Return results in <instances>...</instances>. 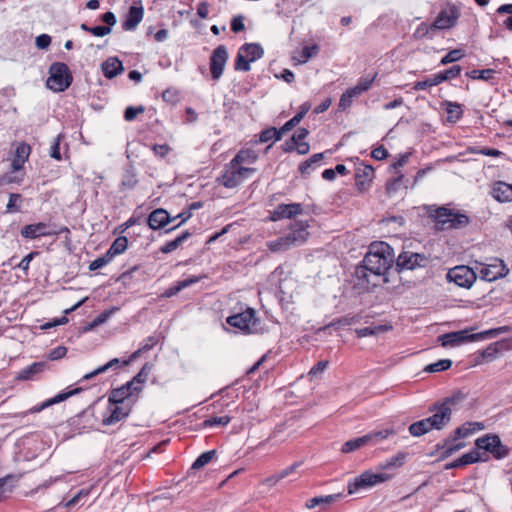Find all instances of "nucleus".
<instances>
[{
    "label": "nucleus",
    "mask_w": 512,
    "mask_h": 512,
    "mask_svg": "<svg viewBox=\"0 0 512 512\" xmlns=\"http://www.w3.org/2000/svg\"><path fill=\"white\" fill-rule=\"evenodd\" d=\"M460 73H461V67L459 65H454L447 70L439 72L442 82L450 80V79H455L456 77H458L460 75Z\"/></svg>",
    "instance_id": "57"
},
{
    "label": "nucleus",
    "mask_w": 512,
    "mask_h": 512,
    "mask_svg": "<svg viewBox=\"0 0 512 512\" xmlns=\"http://www.w3.org/2000/svg\"><path fill=\"white\" fill-rule=\"evenodd\" d=\"M495 71L493 69H484V70H472L470 72L466 73V76L476 80H484L488 81L491 80L494 76Z\"/></svg>",
    "instance_id": "48"
},
{
    "label": "nucleus",
    "mask_w": 512,
    "mask_h": 512,
    "mask_svg": "<svg viewBox=\"0 0 512 512\" xmlns=\"http://www.w3.org/2000/svg\"><path fill=\"white\" fill-rule=\"evenodd\" d=\"M239 49L242 51V54L250 60V62L260 59L264 54L263 48L257 43H246Z\"/></svg>",
    "instance_id": "27"
},
{
    "label": "nucleus",
    "mask_w": 512,
    "mask_h": 512,
    "mask_svg": "<svg viewBox=\"0 0 512 512\" xmlns=\"http://www.w3.org/2000/svg\"><path fill=\"white\" fill-rule=\"evenodd\" d=\"M282 137V132L280 129H276L274 127L265 129L260 134V142L266 143L269 141H278Z\"/></svg>",
    "instance_id": "47"
},
{
    "label": "nucleus",
    "mask_w": 512,
    "mask_h": 512,
    "mask_svg": "<svg viewBox=\"0 0 512 512\" xmlns=\"http://www.w3.org/2000/svg\"><path fill=\"white\" fill-rule=\"evenodd\" d=\"M498 14H510V16L504 21L505 27L512 31V4H503L497 9Z\"/></svg>",
    "instance_id": "59"
},
{
    "label": "nucleus",
    "mask_w": 512,
    "mask_h": 512,
    "mask_svg": "<svg viewBox=\"0 0 512 512\" xmlns=\"http://www.w3.org/2000/svg\"><path fill=\"white\" fill-rule=\"evenodd\" d=\"M250 63V60L239 49L235 60V69L247 72L251 69Z\"/></svg>",
    "instance_id": "54"
},
{
    "label": "nucleus",
    "mask_w": 512,
    "mask_h": 512,
    "mask_svg": "<svg viewBox=\"0 0 512 512\" xmlns=\"http://www.w3.org/2000/svg\"><path fill=\"white\" fill-rule=\"evenodd\" d=\"M374 177V169L370 165L360 164L356 168L355 181L359 191L363 192L367 190Z\"/></svg>",
    "instance_id": "14"
},
{
    "label": "nucleus",
    "mask_w": 512,
    "mask_h": 512,
    "mask_svg": "<svg viewBox=\"0 0 512 512\" xmlns=\"http://www.w3.org/2000/svg\"><path fill=\"white\" fill-rule=\"evenodd\" d=\"M477 449L490 452L496 459H504L510 453V448L501 442L498 435H486L476 440Z\"/></svg>",
    "instance_id": "9"
},
{
    "label": "nucleus",
    "mask_w": 512,
    "mask_h": 512,
    "mask_svg": "<svg viewBox=\"0 0 512 512\" xmlns=\"http://www.w3.org/2000/svg\"><path fill=\"white\" fill-rule=\"evenodd\" d=\"M232 418L230 416H216L211 417L203 421L202 427L203 428H211L216 426H226L231 422Z\"/></svg>",
    "instance_id": "46"
},
{
    "label": "nucleus",
    "mask_w": 512,
    "mask_h": 512,
    "mask_svg": "<svg viewBox=\"0 0 512 512\" xmlns=\"http://www.w3.org/2000/svg\"><path fill=\"white\" fill-rule=\"evenodd\" d=\"M110 261H111L110 257L107 254H105L104 256L98 257L97 259L92 261L89 265V270L96 271V270L104 267L105 265H107Z\"/></svg>",
    "instance_id": "64"
},
{
    "label": "nucleus",
    "mask_w": 512,
    "mask_h": 512,
    "mask_svg": "<svg viewBox=\"0 0 512 512\" xmlns=\"http://www.w3.org/2000/svg\"><path fill=\"white\" fill-rule=\"evenodd\" d=\"M267 247L272 252H283L293 248L290 244L289 237L285 235L276 240L267 242Z\"/></svg>",
    "instance_id": "37"
},
{
    "label": "nucleus",
    "mask_w": 512,
    "mask_h": 512,
    "mask_svg": "<svg viewBox=\"0 0 512 512\" xmlns=\"http://www.w3.org/2000/svg\"><path fill=\"white\" fill-rule=\"evenodd\" d=\"M226 322L245 334L254 333L257 330V319L252 308H247L243 312L229 316Z\"/></svg>",
    "instance_id": "8"
},
{
    "label": "nucleus",
    "mask_w": 512,
    "mask_h": 512,
    "mask_svg": "<svg viewBox=\"0 0 512 512\" xmlns=\"http://www.w3.org/2000/svg\"><path fill=\"white\" fill-rule=\"evenodd\" d=\"M453 402V399L447 398L441 404L434 405L433 408L430 409L433 415L428 417V419L434 429L441 430L450 422L452 415L451 405Z\"/></svg>",
    "instance_id": "11"
},
{
    "label": "nucleus",
    "mask_w": 512,
    "mask_h": 512,
    "mask_svg": "<svg viewBox=\"0 0 512 512\" xmlns=\"http://www.w3.org/2000/svg\"><path fill=\"white\" fill-rule=\"evenodd\" d=\"M475 269L480 278L488 282L496 281L509 273L506 264L499 258H494L487 264L476 261Z\"/></svg>",
    "instance_id": "5"
},
{
    "label": "nucleus",
    "mask_w": 512,
    "mask_h": 512,
    "mask_svg": "<svg viewBox=\"0 0 512 512\" xmlns=\"http://www.w3.org/2000/svg\"><path fill=\"white\" fill-rule=\"evenodd\" d=\"M191 236L190 232L189 231H184L183 233H181V235H179L178 237H176L174 240L172 241H169L167 243H165L161 248H160V251L162 253H171L173 252L174 250H176L184 241H186L189 237Z\"/></svg>",
    "instance_id": "35"
},
{
    "label": "nucleus",
    "mask_w": 512,
    "mask_h": 512,
    "mask_svg": "<svg viewBox=\"0 0 512 512\" xmlns=\"http://www.w3.org/2000/svg\"><path fill=\"white\" fill-rule=\"evenodd\" d=\"M482 428L483 426L481 423H467L458 427L455 430V435L457 436V438L467 437L468 435L474 433L475 431L481 430Z\"/></svg>",
    "instance_id": "42"
},
{
    "label": "nucleus",
    "mask_w": 512,
    "mask_h": 512,
    "mask_svg": "<svg viewBox=\"0 0 512 512\" xmlns=\"http://www.w3.org/2000/svg\"><path fill=\"white\" fill-rule=\"evenodd\" d=\"M355 97L348 91V89L341 95L338 107L340 110H346L349 108Z\"/></svg>",
    "instance_id": "63"
},
{
    "label": "nucleus",
    "mask_w": 512,
    "mask_h": 512,
    "mask_svg": "<svg viewBox=\"0 0 512 512\" xmlns=\"http://www.w3.org/2000/svg\"><path fill=\"white\" fill-rule=\"evenodd\" d=\"M46 366V362H34L28 367L22 369L18 373L17 379L22 381L32 380L35 375L42 373Z\"/></svg>",
    "instance_id": "25"
},
{
    "label": "nucleus",
    "mask_w": 512,
    "mask_h": 512,
    "mask_svg": "<svg viewBox=\"0 0 512 512\" xmlns=\"http://www.w3.org/2000/svg\"><path fill=\"white\" fill-rule=\"evenodd\" d=\"M128 415L127 405L108 404L107 410L103 415L104 425H113Z\"/></svg>",
    "instance_id": "16"
},
{
    "label": "nucleus",
    "mask_w": 512,
    "mask_h": 512,
    "mask_svg": "<svg viewBox=\"0 0 512 512\" xmlns=\"http://www.w3.org/2000/svg\"><path fill=\"white\" fill-rule=\"evenodd\" d=\"M118 310V308H112L99 314L92 322L83 327L82 332H88L93 330L96 326L106 322L109 317Z\"/></svg>",
    "instance_id": "39"
},
{
    "label": "nucleus",
    "mask_w": 512,
    "mask_h": 512,
    "mask_svg": "<svg viewBox=\"0 0 512 512\" xmlns=\"http://www.w3.org/2000/svg\"><path fill=\"white\" fill-rule=\"evenodd\" d=\"M128 246V238L125 237V236H121V237H118L117 239H115V241L112 243V245L110 246V248L108 249V251L106 252V254L110 257V259L112 260V258L115 256V255H118V254H121L123 253L126 248Z\"/></svg>",
    "instance_id": "38"
},
{
    "label": "nucleus",
    "mask_w": 512,
    "mask_h": 512,
    "mask_svg": "<svg viewBox=\"0 0 512 512\" xmlns=\"http://www.w3.org/2000/svg\"><path fill=\"white\" fill-rule=\"evenodd\" d=\"M391 478L386 473H373L371 471H365L360 476L356 477L353 481L348 484V493L355 494L362 489H369L373 486L386 482Z\"/></svg>",
    "instance_id": "6"
},
{
    "label": "nucleus",
    "mask_w": 512,
    "mask_h": 512,
    "mask_svg": "<svg viewBox=\"0 0 512 512\" xmlns=\"http://www.w3.org/2000/svg\"><path fill=\"white\" fill-rule=\"evenodd\" d=\"M80 391H82V388H75V389L69 390L67 392H60L57 395H55L54 397L42 402L40 405L33 407L31 409V412H40V411L44 410L45 408H48L54 404H58L62 401H65L69 397H71L75 394H78Z\"/></svg>",
    "instance_id": "20"
},
{
    "label": "nucleus",
    "mask_w": 512,
    "mask_h": 512,
    "mask_svg": "<svg viewBox=\"0 0 512 512\" xmlns=\"http://www.w3.org/2000/svg\"><path fill=\"white\" fill-rule=\"evenodd\" d=\"M431 216L434 218L436 227L439 230L458 229L469 224L468 216L446 207L436 208Z\"/></svg>",
    "instance_id": "2"
},
{
    "label": "nucleus",
    "mask_w": 512,
    "mask_h": 512,
    "mask_svg": "<svg viewBox=\"0 0 512 512\" xmlns=\"http://www.w3.org/2000/svg\"><path fill=\"white\" fill-rule=\"evenodd\" d=\"M465 339V333L462 331L451 332L439 336V341L444 347L459 345L460 343L464 342Z\"/></svg>",
    "instance_id": "30"
},
{
    "label": "nucleus",
    "mask_w": 512,
    "mask_h": 512,
    "mask_svg": "<svg viewBox=\"0 0 512 512\" xmlns=\"http://www.w3.org/2000/svg\"><path fill=\"white\" fill-rule=\"evenodd\" d=\"M457 22V15L453 12L448 13L442 11L432 23V28L435 30L449 29L453 27Z\"/></svg>",
    "instance_id": "23"
},
{
    "label": "nucleus",
    "mask_w": 512,
    "mask_h": 512,
    "mask_svg": "<svg viewBox=\"0 0 512 512\" xmlns=\"http://www.w3.org/2000/svg\"><path fill=\"white\" fill-rule=\"evenodd\" d=\"M434 428L432 427V424L430 420L427 418L422 419L420 421L414 422L409 426V432L412 436L419 437L422 436Z\"/></svg>",
    "instance_id": "29"
},
{
    "label": "nucleus",
    "mask_w": 512,
    "mask_h": 512,
    "mask_svg": "<svg viewBox=\"0 0 512 512\" xmlns=\"http://www.w3.org/2000/svg\"><path fill=\"white\" fill-rule=\"evenodd\" d=\"M172 222V218L164 209L154 210L148 218V224L151 229L157 230L165 227L168 223Z\"/></svg>",
    "instance_id": "21"
},
{
    "label": "nucleus",
    "mask_w": 512,
    "mask_h": 512,
    "mask_svg": "<svg viewBox=\"0 0 512 512\" xmlns=\"http://www.w3.org/2000/svg\"><path fill=\"white\" fill-rule=\"evenodd\" d=\"M340 497L341 494H331L326 496L314 497L306 501L305 507L307 509H313L317 506H321L322 509L324 510L328 505H331L332 503L340 499Z\"/></svg>",
    "instance_id": "26"
},
{
    "label": "nucleus",
    "mask_w": 512,
    "mask_h": 512,
    "mask_svg": "<svg viewBox=\"0 0 512 512\" xmlns=\"http://www.w3.org/2000/svg\"><path fill=\"white\" fill-rule=\"evenodd\" d=\"M31 148L26 143H21L17 146L14 158L22 160L24 163L30 155Z\"/></svg>",
    "instance_id": "60"
},
{
    "label": "nucleus",
    "mask_w": 512,
    "mask_h": 512,
    "mask_svg": "<svg viewBox=\"0 0 512 512\" xmlns=\"http://www.w3.org/2000/svg\"><path fill=\"white\" fill-rule=\"evenodd\" d=\"M38 252H30L27 254L14 268L21 269L26 275L28 274L31 261L35 258Z\"/></svg>",
    "instance_id": "61"
},
{
    "label": "nucleus",
    "mask_w": 512,
    "mask_h": 512,
    "mask_svg": "<svg viewBox=\"0 0 512 512\" xmlns=\"http://www.w3.org/2000/svg\"><path fill=\"white\" fill-rule=\"evenodd\" d=\"M318 51H319V47L316 44L311 45V46H305L302 48V50L300 52L293 55V60L299 64H304L309 59L315 57L318 54Z\"/></svg>",
    "instance_id": "31"
},
{
    "label": "nucleus",
    "mask_w": 512,
    "mask_h": 512,
    "mask_svg": "<svg viewBox=\"0 0 512 512\" xmlns=\"http://www.w3.org/2000/svg\"><path fill=\"white\" fill-rule=\"evenodd\" d=\"M441 83H442V79L440 77V74L437 73V74L433 75L432 77L427 78L426 80L418 81V82L414 83L413 89L416 91L426 90L429 87L437 86Z\"/></svg>",
    "instance_id": "45"
},
{
    "label": "nucleus",
    "mask_w": 512,
    "mask_h": 512,
    "mask_svg": "<svg viewBox=\"0 0 512 512\" xmlns=\"http://www.w3.org/2000/svg\"><path fill=\"white\" fill-rule=\"evenodd\" d=\"M446 279L458 287L469 289L477 279V272L475 266L458 265L448 270Z\"/></svg>",
    "instance_id": "7"
},
{
    "label": "nucleus",
    "mask_w": 512,
    "mask_h": 512,
    "mask_svg": "<svg viewBox=\"0 0 512 512\" xmlns=\"http://www.w3.org/2000/svg\"><path fill=\"white\" fill-rule=\"evenodd\" d=\"M255 172L254 168L242 167L231 160L224 168L217 182L226 188H235Z\"/></svg>",
    "instance_id": "4"
},
{
    "label": "nucleus",
    "mask_w": 512,
    "mask_h": 512,
    "mask_svg": "<svg viewBox=\"0 0 512 512\" xmlns=\"http://www.w3.org/2000/svg\"><path fill=\"white\" fill-rule=\"evenodd\" d=\"M429 264V258L423 253L403 251L396 260V267L401 270H414L423 268Z\"/></svg>",
    "instance_id": "10"
},
{
    "label": "nucleus",
    "mask_w": 512,
    "mask_h": 512,
    "mask_svg": "<svg viewBox=\"0 0 512 512\" xmlns=\"http://www.w3.org/2000/svg\"><path fill=\"white\" fill-rule=\"evenodd\" d=\"M102 71L106 78H113L123 71V64L117 57H109L102 64Z\"/></svg>",
    "instance_id": "24"
},
{
    "label": "nucleus",
    "mask_w": 512,
    "mask_h": 512,
    "mask_svg": "<svg viewBox=\"0 0 512 512\" xmlns=\"http://www.w3.org/2000/svg\"><path fill=\"white\" fill-rule=\"evenodd\" d=\"M459 439L460 438H457V436L455 435L454 438L446 440V442L443 446V448H444L443 454L446 457L451 456L454 452L465 447L464 442H458Z\"/></svg>",
    "instance_id": "43"
},
{
    "label": "nucleus",
    "mask_w": 512,
    "mask_h": 512,
    "mask_svg": "<svg viewBox=\"0 0 512 512\" xmlns=\"http://www.w3.org/2000/svg\"><path fill=\"white\" fill-rule=\"evenodd\" d=\"M156 339L154 337H149L148 339L145 340V344L139 348L137 351H135L134 353H132L130 355V361L132 359H135L137 357H139L144 351H147V350H150L151 348H153L156 344Z\"/></svg>",
    "instance_id": "62"
},
{
    "label": "nucleus",
    "mask_w": 512,
    "mask_h": 512,
    "mask_svg": "<svg viewBox=\"0 0 512 512\" xmlns=\"http://www.w3.org/2000/svg\"><path fill=\"white\" fill-rule=\"evenodd\" d=\"M452 366V361L450 359H441L434 363L427 365L424 368V371L427 373H436L448 370Z\"/></svg>",
    "instance_id": "44"
},
{
    "label": "nucleus",
    "mask_w": 512,
    "mask_h": 512,
    "mask_svg": "<svg viewBox=\"0 0 512 512\" xmlns=\"http://www.w3.org/2000/svg\"><path fill=\"white\" fill-rule=\"evenodd\" d=\"M73 76L69 67L63 62H54L49 68L46 85L54 92H63L72 84Z\"/></svg>",
    "instance_id": "3"
},
{
    "label": "nucleus",
    "mask_w": 512,
    "mask_h": 512,
    "mask_svg": "<svg viewBox=\"0 0 512 512\" xmlns=\"http://www.w3.org/2000/svg\"><path fill=\"white\" fill-rule=\"evenodd\" d=\"M126 399H128V382L113 389L109 395L108 402L109 404L126 405Z\"/></svg>",
    "instance_id": "28"
},
{
    "label": "nucleus",
    "mask_w": 512,
    "mask_h": 512,
    "mask_svg": "<svg viewBox=\"0 0 512 512\" xmlns=\"http://www.w3.org/2000/svg\"><path fill=\"white\" fill-rule=\"evenodd\" d=\"M324 154L323 153H316L312 155L308 160L302 162L299 165V171L302 175L310 174L311 171H313L317 165L323 160Z\"/></svg>",
    "instance_id": "33"
},
{
    "label": "nucleus",
    "mask_w": 512,
    "mask_h": 512,
    "mask_svg": "<svg viewBox=\"0 0 512 512\" xmlns=\"http://www.w3.org/2000/svg\"><path fill=\"white\" fill-rule=\"evenodd\" d=\"M152 370V366L148 363H146L140 372L132 379L130 380V400L132 397H138L139 393L143 389V384L147 381L148 376Z\"/></svg>",
    "instance_id": "17"
},
{
    "label": "nucleus",
    "mask_w": 512,
    "mask_h": 512,
    "mask_svg": "<svg viewBox=\"0 0 512 512\" xmlns=\"http://www.w3.org/2000/svg\"><path fill=\"white\" fill-rule=\"evenodd\" d=\"M481 460H482V457H481L479 451L478 450H474V451H471V452L463 454L459 458V464H462V466H465V465H468V464L476 463V462L481 461Z\"/></svg>",
    "instance_id": "53"
},
{
    "label": "nucleus",
    "mask_w": 512,
    "mask_h": 512,
    "mask_svg": "<svg viewBox=\"0 0 512 512\" xmlns=\"http://www.w3.org/2000/svg\"><path fill=\"white\" fill-rule=\"evenodd\" d=\"M302 213V206L299 203L280 204L272 214V220L276 221L282 218H291Z\"/></svg>",
    "instance_id": "18"
},
{
    "label": "nucleus",
    "mask_w": 512,
    "mask_h": 512,
    "mask_svg": "<svg viewBox=\"0 0 512 512\" xmlns=\"http://www.w3.org/2000/svg\"><path fill=\"white\" fill-rule=\"evenodd\" d=\"M22 196L17 193H11L9 195V201L6 205V213H16L20 211V206L16 205L17 201H20Z\"/></svg>",
    "instance_id": "58"
},
{
    "label": "nucleus",
    "mask_w": 512,
    "mask_h": 512,
    "mask_svg": "<svg viewBox=\"0 0 512 512\" xmlns=\"http://www.w3.org/2000/svg\"><path fill=\"white\" fill-rule=\"evenodd\" d=\"M369 436H362L356 439L349 440L342 445L341 451L343 453L353 452L365 445L369 444Z\"/></svg>",
    "instance_id": "34"
},
{
    "label": "nucleus",
    "mask_w": 512,
    "mask_h": 512,
    "mask_svg": "<svg viewBox=\"0 0 512 512\" xmlns=\"http://www.w3.org/2000/svg\"><path fill=\"white\" fill-rule=\"evenodd\" d=\"M406 456H407L406 453L398 452L397 454L393 455L392 457L386 459L384 462H381L378 465V468L381 470L399 468L404 465V463L406 461Z\"/></svg>",
    "instance_id": "32"
},
{
    "label": "nucleus",
    "mask_w": 512,
    "mask_h": 512,
    "mask_svg": "<svg viewBox=\"0 0 512 512\" xmlns=\"http://www.w3.org/2000/svg\"><path fill=\"white\" fill-rule=\"evenodd\" d=\"M445 111L448 114L447 120L449 122H457L463 115L462 106L456 102H446Z\"/></svg>",
    "instance_id": "36"
},
{
    "label": "nucleus",
    "mask_w": 512,
    "mask_h": 512,
    "mask_svg": "<svg viewBox=\"0 0 512 512\" xmlns=\"http://www.w3.org/2000/svg\"><path fill=\"white\" fill-rule=\"evenodd\" d=\"M127 365H128V358H126V357L114 358V359L110 360L109 362H107L105 365L100 366L99 368L95 369L94 371L85 374L83 376V379L88 380V379H91L94 376H96L100 373L106 372L110 369L116 371L117 369L127 366Z\"/></svg>",
    "instance_id": "22"
},
{
    "label": "nucleus",
    "mask_w": 512,
    "mask_h": 512,
    "mask_svg": "<svg viewBox=\"0 0 512 512\" xmlns=\"http://www.w3.org/2000/svg\"><path fill=\"white\" fill-rule=\"evenodd\" d=\"M465 56V53L461 49H454L449 51L440 61L441 65H447L461 60Z\"/></svg>",
    "instance_id": "52"
},
{
    "label": "nucleus",
    "mask_w": 512,
    "mask_h": 512,
    "mask_svg": "<svg viewBox=\"0 0 512 512\" xmlns=\"http://www.w3.org/2000/svg\"><path fill=\"white\" fill-rule=\"evenodd\" d=\"M308 225L304 222H295L290 227V231L285 235L289 237L292 247L302 245L306 242L309 232L307 231Z\"/></svg>",
    "instance_id": "15"
},
{
    "label": "nucleus",
    "mask_w": 512,
    "mask_h": 512,
    "mask_svg": "<svg viewBox=\"0 0 512 512\" xmlns=\"http://www.w3.org/2000/svg\"><path fill=\"white\" fill-rule=\"evenodd\" d=\"M143 14V7H130V30L135 29L136 26L142 21Z\"/></svg>",
    "instance_id": "50"
},
{
    "label": "nucleus",
    "mask_w": 512,
    "mask_h": 512,
    "mask_svg": "<svg viewBox=\"0 0 512 512\" xmlns=\"http://www.w3.org/2000/svg\"><path fill=\"white\" fill-rule=\"evenodd\" d=\"M227 60V48L224 45L218 46L213 51L210 59V71L214 80H218L222 76Z\"/></svg>",
    "instance_id": "13"
},
{
    "label": "nucleus",
    "mask_w": 512,
    "mask_h": 512,
    "mask_svg": "<svg viewBox=\"0 0 512 512\" xmlns=\"http://www.w3.org/2000/svg\"><path fill=\"white\" fill-rule=\"evenodd\" d=\"M393 261L392 248L387 243H372L364 257V265L357 269L356 274L358 277H366V271H369L375 276H382L392 266Z\"/></svg>",
    "instance_id": "1"
},
{
    "label": "nucleus",
    "mask_w": 512,
    "mask_h": 512,
    "mask_svg": "<svg viewBox=\"0 0 512 512\" xmlns=\"http://www.w3.org/2000/svg\"><path fill=\"white\" fill-rule=\"evenodd\" d=\"M393 434H395V431L393 429H384V430L368 433V434H366V436L370 437L369 444H376L379 441L386 439L387 437H389L390 435H393Z\"/></svg>",
    "instance_id": "51"
},
{
    "label": "nucleus",
    "mask_w": 512,
    "mask_h": 512,
    "mask_svg": "<svg viewBox=\"0 0 512 512\" xmlns=\"http://www.w3.org/2000/svg\"><path fill=\"white\" fill-rule=\"evenodd\" d=\"M492 196L498 202H512V184L498 181L493 184Z\"/></svg>",
    "instance_id": "19"
},
{
    "label": "nucleus",
    "mask_w": 512,
    "mask_h": 512,
    "mask_svg": "<svg viewBox=\"0 0 512 512\" xmlns=\"http://www.w3.org/2000/svg\"><path fill=\"white\" fill-rule=\"evenodd\" d=\"M216 454L215 450H209L202 453L192 464L193 469H200L211 462Z\"/></svg>",
    "instance_id": "49"
},
{
    "label": "nucleus",
    "mask_w": 512,
    "mask_h": 512,
    "mask_svg": "<svg viewBox=\"0 0 512 512\" xmlns=\"http://www.w3.org/2000/svg\"><path fill=\"white\" fill-rule=\"evenodd\" d=\"M403 178H404V175L399 173L392 180L387 181V183H386L387 193L388 194L396 193L402 184Z\"/></svg>",
    "instance_id": "56"
},
{
    "label": "nucleus",
    "mask_w": 512,
    "mask_h": 512,
    "mask_svg": "<svg viewBox=\"0 0 512 512\" xmlns=\"http://www.w3.org/2000/svg\"><path fill=\"white\" fill-rule=\"evenodd\" d=\"M63 232L69 233L67 227H62L59 231L50 229V225L44 222L28 224L22 227L20 234L26 239H37L43 236L58 235Z\"/></svg>",
    "instance_id": "12"
},
{
    "label": "nucleus",
    "mask_w": 512,
    "mask_h": 512,
    "mask_svg": "<svg viewBox=\"0 0 512 512\" xmlns=\"http://www.w3.org/2000/svg\"><path fill=\"white\" fill-rule=\"evenodd\" d=\"M257 159V155L253 150H241L232 159L235 163L241 165L242 163L253 164Z\"/></svg>",
    "instance_id": "41"
},
{
    "label": "nucleus",
    "mask_w": 512,
    "mask_h": 512,
    "mask_svg": "<svg viewBox=\"0 0 512 512\" xmlns=\"http://www.w3.org/2000/svg\"><path fill=\"white\" fill-rule=\"evenodd\" d=\"M384 326H369L360 329H356L355 333L359 338H364L377 334L379 331H385Z\"/></svg>",
    "instance_id": "55"
},
{
    "label": "nucleus",
    "mask_w": 512,
    "mask_h": 512,
    "mask_svg": "<svg viewBox=\"0 0 512 512\" xmlns=\"http://www.w3.org/2000/svg\"><path fill=\"white\" fill-rule=\"evenodd\" d=\"M373 80L374 78H361L358 83L354 87L349 88L348 91L356 98L370 89Z\"/></svg>",
    "instance_id": "40"
}]
</instances>
